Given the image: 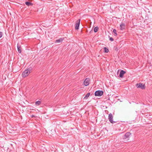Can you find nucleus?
<instances>
[{"instance_id":"12","label":"nucleus","mask_w":152,"mask_h":152,"mask_svg":"<svg viewBox=\"0 0 152 152\" xmlns=\"http://www.w3.org/2000/svg\"><path fill=\"white\" fill-rule=\"evenodd\" d=\"M90 93H88L84 97L83 99H86L88 98L89 97L90 95Z\"/></svg>"},{"instance_id":"10","label":"nucleus","mask_w":152,"mask_h":152,"mask_svg":"<svg viewBox=\"0 0 152 152\" xmlns=\"http://www.w3.org/2000/svg\"><path fill=\"white\" fill-rule=\"evenodd\" d=\"M125 28V24L124 23H122L120 25V29L121 30H122L124 29Z\"/></svg>"},{"instance_id":"4","label":"nucleus","mask_w":152,"mask_h":152,"mask_svg":"<svg viewBox=\"0 0 152 152\" xmlns=\"http://www.w3.org/2000/svg\"><path fill=\"white\" fill-rule=\"evenodd\" d=\"M136 86L137 88H140L142 89H144L145 88V84L141 83L136 84Z\"/></svg>"},{"instance_id":"20","label":"nucleus","mask_w":152,"mask_h":152,"mask_svg":"<svg viewBox=\"0 0 152 152\" xmlns=\"http://www.w3.org/2000/svg\"><path fill=\"white\" fill-rule=\"evenodd\" d=\"M33 116H34V115H32V117H33Z\"/></svg>"},{"instance_id":"15","label":"nucleus","mask_w":152,"mask_h":152,"mask_svg":"<svg viewBox=\"0 0 152 152\" xmlns=\"http://www.w3.org/2000/svg\"><path fill=\"white\" fill-rule=\"evenodd\" d=\"M104 52L105 53H108L109 51L108 49L106 47L104 48Z\"/></svg>"},{"instance_id":"5","label":"nucleus","mask_w":152,"mask_h":152,"mask_svg":"<svg viewBox=\"0 0 152 152\" xmlns=\"http://www.w3.org/2000/svg\"><path fill=\"white\" fill-rule=\"evenodd\" d=\"M108 119L109 121L112 124H114L116 122L115 121H113V115L111 113H110L108 115Z\"/></svg>"},{"instance_id":"14","label":"nucleus","mask_w":152,"mask_h":152,"mask_svg":"<svg viewBox=\"0 0 152 152\" xmlns=\"http://www.w3.org/2000/svg\"><path fill=\"white\" fill-rule=\"evenodd\" d=\"M98 29L99 28L97 26L95 27L94 29V32H97L98 31Z\"/></svg>"},{"instance_id":"7","label":"nucleus","mask_w":152,"mask_h":152,"mask_svg":"<svg viewBox=\"0 0 152 152\" xmlns=\"http://www.w3.org/2000/svg\"><path fill=\"white\" fill-rule=\"evenodd\" d=\"M90 79L89 78H86L84 81V84L86 86H88L89 84Z\"/></svg>"},{"instance_id":"6","label":"nucleus","mask_w":152,"mask_h":152,"mask_svg":"<svg viewBox=\"0 0 152 152\" xmlns=\"http://www.w3.org/2000/svg\"><path fill=\"white\" fill-rule=\"evenodd\" d=\"M80 20L79 19L77 21L75 24V29L78 30L79 29Z\"/></svg>"},{"instance_id":"8","label":"nucleus","mask_w":152,"mask_h":152,"mask_svg":"<svg viewBox=\"0 0 152 152\" xmlns=\"http://www.w3.org/2000/svg\"><path fill=\"white\" fill-rule=\"evenodd\" d=\"M126 72L123 70H121L120 72L119 77H120L122 78L123 77L124 74L126 73Z\"/></svg>"},{"instance_id":"16","label":"nucleus","mask_w":152,"mask_h":152,"mask_svg":"<svg viewBox=\"0 0 152 152\" xmlns=\"http://www.w3.org/2000/svg\"><path fill=\"white\" fill-rule=\"evenodd\" d=\"M41 103V102L39 101H37L36 102L35 104L37 105H39Z\"/></svg>"},{"instance_id":"3","label":"nucleus","mask_w":152,"mask_h":152,"mask_svg":"<svg viewBox=\"0 0 152 152\" xmlns=\"http://www.w3.org/2000/svg\"><path fill=\"white\" fill-rule=\"evenodd\" d=\"M103 93L102 91L98 90L95 92L94 94L96 96H101L103 95Z\"/></svg>"},{"instance_id":"1","label":"nucleus","mask_w":152,"mask_h":152,"mask_svg":"<svg viewBox=\"0 0 152 152\" xmlns=\"http://www.w3.org/2000/svg\"><path fill=\"white\" fill-rule=\"evenodd\" d=\"M31 69L29 68L23 72L22 74V75L23 77H26L27 76L31 73Z\"/></svg>"},{"instance_id":"18","label":"nucleus","mask_w":152,"mask_h":152,"mask_svg":"<svg viewBox=\"0 0 152 152\" xmlns=\"http://www.w3.org/2000/svg\"><path fill=\"white\" fill-rule=\"evenodd\" d=\"M3 35L2 32H0V38H1Z\"/></svg>"},{"instance_id":"11","label":"nucleus","mask_w":152,"mask_h":152,"mask_svg":"<svg viewBox=\"0 0 152 152\" xmlns=\"http://www.w3.org/2000/svg\"><path fill=\"white\" fill-rule=\"evenodd\" d=\"M17 48L18 53H20L21 52V48L20 46H18V44L17 45Z\"/></svg>"},{"instance_id":"13","label":"nucleus","mask_w":152,"mask_h":152,"mask_svg":"<svg viewBox=\"0 0 152 152\" xmlns=\"http://www.w3.org/2000/svg\"><path fill=\"white\" fill-rule=\"evenodd\" d=\"M25 4L26 5H27L28 6H32L33 5L32 3L28 1L26 2Z\"/></svg>"},{"instance_id":"9","label":"nucleus","mask_w":152,"mask_h":152,"mask_svg":"<svg viewBox=\"0 0 152 152\" xmlns=\"http://www.w3.org/2000/svg\"><path fill=\"white\" fill-rule=\"evenodd\" d=\"M64 38H60L56 40L55 41V42L57 43L61 42L64 40Z\"/></svg>"},{"instance_id":"19","label":"nucleus","mask_w":152,"mask_h":152,"mask_svg":"<svg viewBox=\"0 0 152 152\" xmlns=\"http://www.w3.org/2000/svg\"><path fill=\"white\" fill-rule=\"evenodd\" d=\"M109 40L111 41H113L114 40L113 38L112 37H110V38Z\"/></svg>"},{"instance_id":"2","label":"nucleus","mask_w":152,"mask_h":152,"mask_svg":"<svg viewBox=\"0 0 152 152\" xmlns=\"http://www.w3.org/2000/svg\"><path fill=\"white\" fill-rule=\"evenodd\" d=\"M131 134V133L130 132H127L123 136V138L124 139H126L127 140H129Z\"/></svg>"},{"instance_id":"17","label":"nucleus","mask_w":152,"mask_h":152,"mask_svg":"<svg viewBox=\"0 0 152 152\" xmlns=\"http://www.w3.org/2000/svg\"><path fill=\"white\" fill-rule=\"evenodd\" d=\"M113 32L116 35H117V34L116 33V30L115 29L113 30Z\"/></svg>"}]
</instances>
